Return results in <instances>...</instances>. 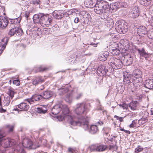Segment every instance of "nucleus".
<instances>
[{"mask_svg":"<svg viewBox=\"0 0 153 153\" xmlns=\"http://www.w3.org/2000/svg\"><path fill=\"white\" fill-rule=\"evenodd\" d=\"M119 105L120 106H122V107L124 109H126V110H127L128 107V105H127L126 104H123L122 105L120 104Z\"/></svg>","mask_w":153,"mask_h":153,"instance_id":"55","label":"nucleus"},{"mask_svg":"<svg viewBox=\"0 0 153 153\" xmlns=\"http://www.w3.org/2000/svg\"><path fill=\"white\" fill-rule=\"evenodd\" d=\"M12 15L14 17H19L20 16V12L17 9H16L13 10Z\"/></svg>","mask_w":153,"mask_h":153,"instance_id":"36","label":"nucleus"},{"mask_svg":"<svg viewBox=\"0 0 153 153\" xmlns=\"http://www.w3.org/2000/svg\"><path fill=\"white\" fill-rule=\"evenodd\" d=\"M22 144L25 147L35 149L39 146V145L33 143L31 140L29 139L24 138L23 139Z\"/></svg>","mask_w":153,"mask_h":153,"instance_id":"8","label":"nucleus"},{"mask_svg":"<svg viewBox=\"0 0 153 153\" xmlns=\"http://www.w3.org/2000/svg\"><path fill=\"white\" fill-rule=\"evenodd\" d=\"M115 118H116L117 120H119L120 122H122L123 121V119L124 117H118L117 116L115 115L114 116Z\"/></svg>","mask_w":153,"mask_h":153,"instance_id":"52","label":"nucleus"},{"mask_svg":"<svg viewBox=\"0 0 153 153\" xmlns=\"http://www.w3.org/2000/svg\"><path fill=\"white\" fill-rule=\"evenodd\" d=\"M59 116L57 117V119L59 121H62L63 119L67 120L70 124L73 126H79L82 127L85 130H86L88 128L87 120H85V122L82 123V119H79L78 121H77L76 118H73L71 115V113L69 111L68 114H64Z\"/></svg>","mask_w":153,"mask_h":153,"instance_id":"1","label":"nucleus"},{"mask_svg":"<svg viewBox=\"0 0 153 153\" xmlns=\"http://www.w3.org/2000/svg\"><path fill=\"white\" fill-rule=\"evenodd\" d=\"M89 148L91 152H97V145H92L89 147Z\"/></svg>","mask_w":153,"mask_h":153,"instance_id":"39","label":"nucleus"},{"mask_svg":"<svg viewBox=\"0 0 153 153\" xmlns=\"http://www.w3.org/2000/svg\"><path fill=\"white\" fill-rule=\"evenodd\" d=\"M87 109V107L85 104L84 103H82L77 104L76 105V108L75 109V111L76 113L78 115H79L77 117H73V118H76V120L78 121L79 119H82V123H84L85 122V120H87L88 128L86 130L88 129V120L89 118L87 116H83L82 115L83 114L85 111Z\"/></svg>","mask_w":153,"mask_h":153,"instance_id":"4","label":"nucleus"},{"mask_svg":"<svg viewBox=\"0 0 153 153\" xmlns=\"http://www.w3.org/2000/svg\"><path fill=\"white\" fill-rule=\"evenodd\" d=\"M110 128H103V130L105 133L107 135L110 131Z\"/></svg>","mask_w":153,"mask_h":153,"instance_id":"51","label":"nucleus"},{"mask_svg":"<svg viewBox=\"0 0 153 153\" xmlns=\"http://www.w3.org/2000/svg\"><path fill=\"white\" fill-rule=\"evenodd\" d=\"M138 102L137 101H133L129 104L128 106L131 110H136L137 109Z\"/></svg>","mask_w":153,"mask_h":153,"instance_id":"25","label":"nucleus"},{"mask_svg":"<svg viewBox=\"0 0 153 153\" xmlns=\"http://www.w3.org/2000/svg\"><path fill=\"white\" fill-rule=\"evenodd\" d=\"M137 32L139 35L141 36H144L147 34V33L146 28L143 26L139 27L137 29Z\"/></svg>","mask_w":153,"mask_h":153,"instance_id":"14","label":"nucleus"},{"mask_svg":"<svg viewBox=\"0 0 153 153\" xmlns=\"http://www.w3.org/2000/svg\"><path fill=\"white\" fill-rule=\"evenodd\" d=\"M144 114L146 115V117H143L142 118L138 120V123L140 125L144 124L148 121V119H147V117H148L149 114L147 112H144Z\"/></svg>","mask_w":153,"mask_h":153,"instance_id":"20","label":"nucleus"},{"mask_svg":"<svg viewBox=\"0 0 153 153\" xmlns=\"http://www.w3.org/2000/svg\"><path fill=\"white\" fill-rule=\"evenodd\" d=\"M1 42H0V55L5 49L6 45L7 44V38H4L1 40Z\"/></svg>","mask_w":153,"mask_h":153,"instance_id":"16","label":"nucleus"},{"mask_svg":"<svg viewBox=\"0 0 153 153\" xmlns=\"http://www.w3.org/2000/svg\"><path fill=\"white\" fill-rule=\"evenodd\" d=\"M136 126V123L135 120H133L132 121V123L129 125L130 128H134Z\"/></svg>","mask_w":153,"mask_h":153,"instance_id":"50","label":"nucleus"},{"mask_svg":"<svg viewBox=\"0 0 153 153\" xmlns=\"http://www.w3.org/2000/svg\"><path fill=\"white\" fill-rule=\"evenodd\" d=\"M40 1L39 0H36L33 1V3L34 4H39Z\"/></svg>","mask_w":153,"mask_h":153,"instance_id":"56","label":"nucleus"},{"mask_svg":"<svg viewBox=\"0 0 153 153\" xmlns=\"http://www.w3.org/2000/svg\"><path fill=\"white\" fill-rule=\"evenodd\" d=\"M79 19L78 17H76L75 19L74 20V22L76 23H77L79 22Z\"/></svg>","mask_w":153,"mask_h":153,"instance_id":"59","label":"nucleus"},{"mask_svg":"<svg viewBox=\"0 0 153 153\" xmlns=\"http://www.w3.org/2000/svg\"><path fill=\"white\" fill-rule=\"evenodd\" d=\"M8 24V21L7 18L0 16V29H4L5 28Z\"/></svg>","mask_w":153,"mask_h":153,"instance_id":"10","label":"nucleus"},{"mask_svg":"<svg viewBox=\"0 0 153 153\" xmlns=\"http://www.w3.org/2000/svg\"><path fill=\"white\" fill-rule=\"evenodd\" d=\"M62 110V113L64 114H68L69 110L66 105L62 104L54 105L51 110V112L52 114L55 115L59 114Z\"/></svg>","mask_w":153,"mask_h":153,"instance_id":"6","label":"nucleus"},{"mask_svg":"<svg viewBox=\"0 0 153 153\" xmlns=\"http://www.w3.org/2000/svg\"><path fill=\"white\" fill-rule=\"evenodd\" d=\"M18 107L22 111H27L29 108V105L25 102L21 103L18 105Z\"/></svg>","mask_w":153,"mask_h":153,"instance_id":"22","label":"nucleus"},{"mask_svg":"<svg viewBox=\"0 0 153 153\" xmlns=\"http://www.w3.org/2000/svg\"><path fill=\"white\" fill-rule=\"evenodd\" d=\"M143 150V148L140 146H138L137 147L135 151V153H138L142 151Z\"/></svg>","mask_w":153,"mask_h":153,"instance_id":"44","label":"nucleus"},{"mask_svg":"<svg viewBox=\"0 0 153 153\" xmlns=\"http://www.w3.org/2000/svg\"><path fill=\"white\" fill-rule=\"evenodd\" d=\"M6 127L7 128H9V131H12L14 127V126L13 125H6Z\"/></svg>","mask_w":153,"mask_h":153,"instance_id":"53","label":"nucleus"},{"mask_svg":"<svg viewBox=\"0 0 153 153\" xmlns=\"http://www.w3.org/2000/svg\"><path fill=\"white\" fill-rule=\"evenodd\" d=\"M23 33L22 30L18 27H15L11 29L10 30L8 34L9 35L12 36L16 35V36L22 35Z\"/></svg>","mask_w":153,"mask_h":153,"instance_id":"9","label":"nucleus"},{"mask_svg":"<svg viewBox=\"0 0 153 153\" xmlns=\"http://www.w3.org/2000/svg\"><path fill=\"white\" fill-rule=\"evenodd\" d=\"M96 0H85L84 2L85 6L88 8H92L97 4Z\"/></svg>","mask_w":153,"mask_h":153,"instance_id":"12","label":"nucleus"},{"mask_svg":"<svg viewBox=\"0 0 153 153\" xmlns=\"http://www.w3.org/2000/svg\"><path fill=\"white\" fill-rule=\"evenodd\" d=\"M13 82L14 85H19L20 84V82L18 79L14 80H13Z\"/></svg>","mask_w":153,"mask_h":153,"instance_id":"49","label":"nucleus"},{"mask_svg":"<svg viewBox=\"0 0 153 153\" xmlns=\"http://www.w3.org/2000/svg\"><path fill=\"white\" fill-rule=\"evenodd\" d=\"M110 52L113 55H119L120 51L116 48H114L113 49L110 50Z\"/></svg>","mask_w":153,"mask_h":153,"instance_id":"37","label":"nucleus"},{"mask_svg":"<svg viewBox=\"0 0 153 153\" xmlns=\"http://www.w3.org/2000/svg\"><path fill=\"white\" fill-rule=\"evenodd\" d=\"M125 132L126 133L128 134H130V131L128 130H126Z\"/></svg>","mask_w":153,"mask_h":153,"instance_id":"62","label":"nucleus"},{"mask_svg":"<svg viewBox=\"0 0 153 153\" xmlns=\"http://www.w3.org/2000/svg\"><path fill=\"white\" fill-rule=\"evenodd\" d=\"M105 19V23H107V24L108 23V24H107L108 25H111V26H113L114 22L112 19L108 17V16Z\"/></svg>","mask_w":153,"mask_h":153,"instance_id":"34","label":"nucleus"},{"mask_svg":"<svg viewBox=\"0 0 153 153\" xmlns=\"http://www.w3.org/2000/svg\"><path fill=\"white\" fill-rule=\"evenodd\" d=\"M8 94L10 97V99L11 100L13 99L14 97V95L16 93L15 92L13 89H9L8 91Z\"/></svg>","mask_w":153,"mask_h":153,"instance_id":"40","label":"nucleus"},{"mask_svg":"<svg viewBox=\"0 0 153 153\" xmlns=\"http://www.w3.org/2000/svg\"><path fill=\"white\" fill-rule=\"evenodd\" d=\"M109 55L108 52L105 51L102 53H100L98 56V58L100 61H105Z\"/></svg>","mask_w":153,"mask_h":153,"instance_id":"21","label":"nucleus"},{"mask_svg":"<svg viewBox=\"0 0 153 153\" xmlns=\"http://www.w3.org/2000/svg\"><path fill=\"white\" fill-rule=\"evenodd\" d=\"M3 137H4L3 135L0 133V146L1 145V141H3ZM0 153H3L1 150H0Z\"/></svg>","mask_w":153,"mask_h":153,"instance_id":"54","label":"nucleus"},{"mask_svg":"<svg viewBox=\"0 0 153 153\" xmlns=\"http://www.w3.org/2000/svg\"><path fill=\"white\" fill-rule=\"evenodd\" d=\"M65 101L68 103H70L72 101V99L71 97V94L70 93L68 94L66 96L65 98Z\"/></svg>","mask_w":153,"mask_h":153,"instance_id":"35","label":"nucleus"},{"mask_svg":"<svg viewBox=\"0 0 153 153\" xmlns=\"http://www.w3.org/2000/svg\"><path fill=\"white\" fill-rule=\"evenodd\" d=\"M98 123L100 125H102L103 124V123L102 121L99 122H98Z\"/></svg>","mask_w":153,"mask_h":153,"instance_id":"63","label":"nucleus"},{"mask_svg":"<svg viewBox=\"0 0 153 153\" xmlns=\"http://www.w3.org/2000/svg\"><path fill=\"white\" fill-rule=\"evenodd\" d=\"M129 115L130 116H132L133 117H134L135 116L136 114L135 113H134V114L131 113Z\"/></svg>","mask_w":153,"mask_h":153,"instance_id":"61","label":"nucleus"},{"mask_svg":"<svg viewBox=\"0 0 153 153\" xmlns=\"http://www.w3.org/2000/svg\"><path fill=\"white\" fill-rule=\"evenodd\" d=\"M42 98L47 99L51 97L52 95V93L49 91H46L42 94Z\"/></svg>","mask_w":153,"mask_h":153,"instance_id":"23","label":"nucleus"},{"mask_svg":"<svg viewBox=\"0 0 153 153\" xmlns=\"http://www.w3.org/2000/svg\"><path fill=\"white\" fill-rule=\"evenodd\" d=\"M33 19L35 23H39L43 27H48L52 21L51 16L49 14L44 15L41 13L35 14Z\"/></svg>","mask_w":153,"mask_h":153,"instance_id":"3","label":"nucleus"},{"mask_svg":"<svg viewBox=\"0 0 153 153\" xmlns=\"http://www.w3.org/2000/svg\"><path fill=\"white\" fill-rule=\"evenodd\" d=\"M145 87L149 89H153V79H149L146 80L145 82Z\"/></svg>","mask_w":153,"mask_h":153,"instance_id":"19","label":"nucleus"},{"mask_svg":"<svg viewBox=\"0 0 153 153\" xmlns=\"http://www.w3.org/2000/svg\"><path fill=\"white\" fill-rule=\"evenodd\" d=\"M29 15V13H26L25 14V16L26 18L28 19Z\"/></svg>","mask_w":153,"mask_h":153,"instance_id":"58","label":"nucleus"},{"mask_svg":"<svg viewBox=\"0 0 153 153\" xmlns=\"http://www.w3.org/2000/svg\"><path fill=\"white\" fill-rule=\"evenodd\" d=\"M14 20L15 21V24H18L20 22L21 20V18L19 17H14Z\"/></svg>","mask_w":153,"mask_h":153,"instance_id":"48","label":"nucleus"},{"mask_svg":"<svg viewBox=\"0 0 153 153\" xmlns=\"http://www.w3.org/2000/svg\"><path fill=\"white\" fill-rule=\"evenodd\" d=\"M151 112L152 114L153 115V108H151Z\"/></svg>","mask_w":153,"mask_h":153,"instance_id":"64","label":"nucleus"},{"mask_svg":"<svg viewBox=\"0 0 153 153\" xmlns=\"http://www.w3.org/2000/svg\"><path fill=\"white\" fill-rule=\"evenodd\" d=\"M107 147L103 144L97 145V152H101L105 151Z\"/></svg>","mask_w":153,"mask_h":153,"instance_id":"28","label":"nucleus"},{"mask_svg":"<svg viewBox=\"0 0 153 153\" xmlns=\"http://www.w3.org/2000/svg\"><path fill=\"white\" fill-rule=\"evenodd\" d=\"M76 151V149L75 148H72L71 147H69L68 148V151L69 153H74Z\"/></svg>","mask_w":153,"mask_h":153,"instance_id":"47","label":"nucleus"},{"mask_svg":"<svg viewBox=\"0 0 153 153\" xmlns=\"http://www.w3.org/2000/svg\"><path fill=\"white\" fill-rule=\"evenodd\" d=\"M15 21L14 20V19H11L10 22L11 24H15Z\"/></svg>","mask_w":153,"mask_h":153,"instance_id":"60","label":"nucleus"},{"mask_svg":"<svg viewBox=\"0 0 153 153\" xmlns=\"http://www.w3.org/2000/svg\"><path fill=\"white\" fill-rule=\"evenodd\" d=\"M109 8L114 11H116L118 8V3L116 2L112 3L111 5L109 4Z\"/></svg>","mask_w":153,"mask_h":153,"instance_id":"33","label":"nucleus"},{"mask_svg":"<svg viewBox=\"0 0 153 153\" xmlns=\"http://www.w3.org/2000/svg\"><path fill=\"white\" fill-rule=\"evenodd\" d=\"M82 93L79 91H77L74 94V97L77 100L80 99L82 96Z\"/></svg>","mask_w":153,"mask_h":153,"instance_id":"38","label":"nucleus"},{"mask_svg":"<svg viewBox=\"0 0 153 153\" xmlns=\"http://www.w3.org/2000/svg\"><path fill=\"white\" fill-rule=\"evenodd\" d=\"M46 68L45 67H43L42 66H40L36 70V72H39L45 70Z\"/></svg>","mask_w":153,"mask_h":153,"instance_id":"46","label":"nucleus"},{"mask_svg":"<svg viewBox=\"0 0 153 153\" xmlns=\"http://www.w3.org/2000/svg\"><path fill=\"white\" fill-rule=\"evenodd\" d=\"M42 99V95L36 94L33 95L31 98L27 100L28 102L31 104L32 102L34 101H39Z\"/></svg>","mask_w":153,"mask_h":153,"instance_id":"15","label":"nucleus"},{"mask_svg":"<svg viewBox=\"0 0 153 153\" xmlns=\"http://www.w3.org/2000/svg\"><path fill=\"white\" fill-rule=\"evenodd\" d=\"M137 51L140 56L145 57L146 59H147L149 57V55L145 51L143 48H142L141 49H137Z\"/></svg>","mask_w":153,"mask_h":153,"instance_id":"26","label":"nucleus"},{"mask_svg":"<svg viewBox=\"0 0 153 153\" xmlns=\"http://www.w3.org/2000/svg\"><path fill=\"white\" fill-rule=\"evenodd\" d=\"M131 78V75L130 73L126 71L123 72V81L125 84H128L131 82L130 81Z\"/></svg>","mask_w":153,"mask_h":153,"instance_id":"13","label":"nucleus"},{"mask_svg":"<svg viewBox=\"0 0 153 153\" xmlns=\"http://www.w3.org/2000/svg\"><path fill=\"white\" fill-rule=\"evenodd\" d=\"M131 14L132 15V16L135 18L139 16V12L138 7L136 6L133 8L131 11Z\"/></svg>","mask_w":153,"mask_h":153,"instance_id":"24","label":"nucleus"},{"mask_svg":"<svg viewBox=\"0 0 153 153\" xmlns=\"http://www.w3.org/2000/svg\"><path fill=\"white\" fill-rule=\"evenodd\" d=\"M105 69V67L104 66H99L97 69V70L102 74H104L106 72V71Z\"/></svg>","mask_w":153,"mask_h":153,"instance_id":"41","label":"nucleus"},{"mask_svg":"<svg viewBox=\"0 0 153 153\" xmlns=\"http://www.w3.org/2000/svg\"><path fill=\"white\" fill-rule=\"evenodd\" d=\"M124 61L126 62V65H129L132 63L133 61V56L129 53H126L124 55Z\"/></svg>","mask_w":153,"mask_h":153,"instance_id":"11","label":"nucleus"},{"mask_svg":"<svg viewBox=\"0 0 153 153\" xmlns=\"http://www.w3.org/2000/svg\"><path fill=\"white\" fill-rule=\"evenodd\" d=\"M115 27L117 31L120 34H124L128 30L127 24L123 20H120L117 21Z\"/></svg>","mask_w":153,"mask_h":153,"instance_id":"7","label":"nucleus"},{"mask_svg":"<svg viewBox=\"0 0 153 153\" xmlns=\"http://www.w3.org/2000/svg\"><path fill=\"white\" fill-rule=\"evenodd\" d=\"M151 1V0H140V3L143 5H147V3L149 2V3Z\"/></svg>","mask_w":153,"mask_h":153,"instance_id":"43","label":"nucleus"},{"mask_svg":"<svg viewBox=\"0 0 153 153\" xmlns=\"http://www.w3.org/2000/svg\"><path fill=\"white\" fill-rule=\"evenodd\" d=\"M117 60H118L116 61V62H115L114 65V68L115 69H120L122 67V61L119 59H117Z\"/></svg>","mask_w":153,"mask_h":153,"instance_id":"27","label":"nucleus"},{"mask_svg":"<svg viewBox=\"0 0 153 153\" xmlns=\"http://www.w3.org/2000/svg\"><path fill=\"white\" fill-rule=\"evenodd\" d=\"M47 111L46 107H44L37 108L36 110L37 112L40 114H45L47 112Z\"/></svg>","mask_w":153,"mask_h":153,"instance_id":"30","label":"nucleus"},{"mask_svg":"<svg viewBox=\"0 0 153 153\" xmlns=\"http://www.w3.org/2000/svg\"><path fill=\"white\" fill-rule=\"evenodd\" d=\"M53 16L56 19H61L64 13L62 10H55L53 13Z\"/></svg>","mask_w":153,"mask_h":153,"instance_id":"17","label":"nucleus"},{"mask_svg":"<svg viewBox=\"0 0 153 153\" xmlns=\"http://www.w3.org/2000/svg\"><path fill=\"white\" fill-rule=\"evenodd\" d=\"M109 6L108 2L101 0L97 2L94 7V10L97 14L101 15L102 18L105 19L108 16V12Z\"/></svg>","mask_w":153,"mask_h":153,"instance_id":"2","label":"nucleus"},{"mask_svg":"<svg viewBox=\"0 0 153 153\" xmlns=\"http://www.w3.org/2000/svg\"><path fill=\"white\" fill-rule=\"evenodd\" d=\"M6 109H4L2 107L1 108H0V112L4 113L6 112Z\"/></svg>","mask_w":153,"mask_h":153,"instance_id":"57","label":"nucleus"},{"mask_svg":"<svg viewBox=\"0 0 153 153\" xmlns=\"http://www.w3.org/2000/svg\"><path fill=\"white\" fill-rule=\"evenodd\" d=\"M44 79L41 76L36 77L33 81L32 83L36 86L44 82Z\"/></svg>","mask_w":153,"mask_h":153,"instance_id":"18","label":"nucleus"},{"mask_svg":"<svg viewBox=\"0 0 153 153\" xmlns=\"http://www.w3.org/2000/svg\"><path fill=\"white\" fill-rule=\"evenodd\" d=\"M147 34L149 38L151 39H153V30H151L147 32Z\"/></svg>","mask_w":153,"mask_h":153,"instance_id":"42","label":"nucleus"},{"mask_svg":"<svg viewBox=\"0 0 153 153\" xmlns=\"http://www.w3.org/2000/svg\"><path fill=\"white\" fill-rule=\"evenodd\" d=\"M142 72L138 69L134 70L132 74V82L135 88H138L142 84Z\"/></svg>","mask_w":153,"mask_h":153,"instance_id":"5","label":"nucleus"},{"mask_svg":"<svg viewBox=\"0 0 153 153\" xmlns=\"http://www.w3.org/2000/svg\"><path fill=\"white\" fill-rule=\"evenodd\" d=\"M98 131L97 126L95 125H92L91 126L90 132L91 133L94 134L97 133Z\"/></svg>","mask_w":153,"mask_h":153,"instance_id":"29","label":"nucleus"},{"mask_svg":"<svg viewBox=\"0 0 153 153\" xmlns=\"http://www.w3.org/2000/svg\"><path fill=\"white\" fill-rule=\"evenodd\" d=\"M4 9H5V8L4 7H2L1 6H0V16H3L5 15V13L4 12Z\"/></svg>","mask_w":153,"mask_h":153,"instance_id":"45","label":"nucleus"},{"mask_svg":"<svg viewBox=\"0 0 153 153\" xmlns=\"http://www.w3.org/2000/svg\"><path fill=\"white\" fill-rule=\"evenodd\" d=\"M117 61H117L118 60H117V59L111 58L108 61V64L112 66V67L114 68L115 63V62H116Z\"/></svg>","mask_w":153,"mask_h":153,"instance_id":"32","label":"nucleus"},{"mask_svg":"<svg viewBox=\"0 0 153 153\" xmlns=\"http://www.w3.org/2000/svg\"><path fill=\"white\" fill-rule=\"evenodd\" d=\"M68 91V89L67 88H61L59 89L58 92L59 95L65 94Z\"/></svg>","mask_w":153,"mask_h":153,"instance_id":"31","label":"nucleus"}]
</instances>
